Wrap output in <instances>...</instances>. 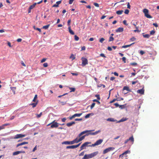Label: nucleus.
I'll return each instance as SVG.
<instances>
[{"label": "nucleus", "mask_w": 159, "mask_h": 159, "mask_svg": "<svg viewBox=\"0 0 159 159\" xmlns=\"http://www.w3.org/2000/svg\"><path fill=\"white\" fill-rule=\"evenodd\" d=\"M98 154V152H94L89 154H85L82 159H89L92 158Z\"/></svg>", "instance_id": "obj_1"}, {"label": "nucleus", "mask_w": 159, "mask_h": 159, "mask_svg": "<svg viewBox=\"0 0 159 159\" xmlns=\"http://www.w3.org/2000/svg\"><path fill=\"white\" fill-rule=\"evenodd\" d=\"M143 12L145 16L148 18H152V16L148 14V10L146 8L143 9Z\"/></svg>", "instance_id": "obj_2"}, {"label": "nucleus", "mask_w": 159, "mask_h": 159, "mask_svg": "<svg viewBox=\"0 0 159 159\" xmlns=\"http://www.w3.org/2000/svg\"><path fill=\"white\" fill-rule=\"evenodd\" d=\"M91 143V142H86L83 143L81 146L80 147V151H81V150H83L85 148L86 146H89L88 144H90Z\"/></svg>", "instance_id": "obj_3"}, {"label": "nucleus", "mask_w": 159, "mask_h": 159, "mask_svg": "<svg viewBox=\"0 0 159 159\" xmlns=\"http://www.w3.org/2000/svg\"><path fill=\"white\" fill-rule=\"evenodd\" d=\"M55 120H54L52 122V124L50 126V127L51 128H57L59 124L57 122H55Z\"/></svg>", "instance_id": "obj_4"}, {"label": "nucleus", "mask_w": 159, "mask_h": 159, "mask_svg": "<svg viewBox=\"0 0 159 159\" xmlns=\"http://www.w3.org/2000/svg\"><path fill=\"white\" fill-rule=\"evenodd\" d=\"M82 61V66H85L88 64V60L85 58L82 57L81 58Z\"/></svg>", "instance_id": "obj_5"}, {"label": "nucleus", "mask_w": 159, "mask_h": 159, "mask_svg": "<svg viewBox=\"0 0 159 159\" xmlns=\"http://www.w3.org/2000/svg\"><path fill=\"white\" fill-rule=\"evenodd\" d=\"M114 149V148L113 147H109L108 148H106L105 150H104L103 152V154H106L108 152L113 150Z\"/></svg>", "instance_id": "obj_6"}, {"label": "nucleus", "mask_w": 159, "mask_h": 159, "mask_svg": "<svg viewBox=\"0 0 159 159\" xmlns=\"http://www.w3.org/2000/svg\"><path fill=\"white\" fill-rule=\"evenodd\" d=\"M81 143H79L78 144L76 145H71V146H67L66 147V149H74L76 148H77L80 145Z\"/></svg>", "instance_id": "obj_7"}, {"label": "nucleus", "mask_w": 159, "mask_h": 159, "mask_svg": "<svg viewBox=\"0 0 159 159\" xmlns=\"http://www.w3.org/2000/svg\"><path fill=\"white\" fill-rule=\"evenodd\" d=\"M25 134H17L15 135L14 139H18L19 138H22L23 137H25Z\"/></svg>", "instance_id": "obj_8"}, {"label": "nucleus", "mask_w": 159, "mask_h": 159, "mask_svg": "<svg viewBox=\"0 0 159 159\" xmlns=\"http://www.w3.org/2000/svg\"><path fill=\"white\" fill-rule=\"evenodd\" d=\"M94 131V130H85L84 131H83L80 133L79 135V137H80V136H81L82 135L85 134L86 133H87L89 132H90L91 131Z\"/></svg>", "instance_id": "obj_9"}, {"label": "nucleus", "mask_w": 159, "mask_h": 159, "mask_svg": "<svg viewBox=\"0 0 159 159\" xmlns=\"http://www.w3.org/2000/svg\"><path fill=\"white\" fill-rule=\"evenodd\" d=\"M36 4V3H35L30 7L28 10V13L31 12V9H33L35 7Z\"/></svg>", "instance_id": "obj_10"}, {"label": "nucleus", "mask_w": 159, "mask_h": 159, "mask_svg": "<svg viewBox=\"0 0 159 159\" xmlns=\"http://www.w3.org/2000/svg\"><path fill=\"white\" fill-rule=\"evenodd\" d=\"M101 132V131L100 130H99L98 131H96L94 132H89V133L88 134H89V135H95L99 133L100 132Z\"/></svg>", "instance_id": "obj_11"}, {"label": "nucleus", "mask_w": 159, "mask_h": 159, "mask_svg": "<svg viewBox=\"0 0 159 159\" xmlns=\"http://www.w3.org/2000/svg\"><path fill=\"white\" fill-rule=\"evenodd\" d=\"M25 151H17L14 152L13 153V155L15 156L18 154L20 153H25Z\"/></svg>", "instance_id": "obj_12"}, {"label": "nucleus", "mask_w": 159, "mask_h": 159, "mask_svg": "<svg viewBox=\"0 0 159 159\" xmlns=\"http://www.w3.org/2000/svg\"><path fill=\"white\" fill-rule=\"evenodd\" d=\"M124 31V28L122 27H119L116 30V32H122Z\"/></svg>", "instance_id": "obj_13"}, {"label": "nucleus", "mask_w": 159, "mask_h": 159, "mask_svg": "<svg viewBox=\"0 0 159 159\" xmlns=\"http://www.w3.org/2000/svg\"><path fill=\"white\" fill-rule=\"evenodd\" d=\"M144 90L143 89H139L137 90V92L141 94H143L144 93Z\"/></svg>", "instance_id": "obj_14"}, {"label": "nucleus", "mask_w": 159, "mask_h": 159, "mask_svg": "<svg viewBox=\"0 0 159 159\" xmlns=\"http://www.w3.org/2000/svg\"><path fill=\"white\" fill-rule=\"evenodd\" d=\"M61 1H59L56 2V4H54L52 6V7H58L59 6V5L61 3Z\"/></svg>", "instance_id": "obj_15"}, {"label": "nucleus", "mask_w": 159, "mask_h": 159, "mask_svg": "<svg viewBox=\"0 0 159 159\" xmlns=\"http://www.w3.org/2000/svg\"><path fill=\"white\" fill-rule=\"evenodd\" d=\"M62 144H73V142L72 141H64L62 143Z\"/></svg>", "instance_id": "obj_16"}, {"label": "nucleus", "mask_w": 159, "mask_h": 159, "mask_svg": "<svg viewBox=\"0 0 159 159\" xmlns=\"http://www.w3.org/2000/svg\"><path fill=\"white\" fill-rule=\"evenodd\" d=\"M28 143V142H22V143H20L17 144L16 145V147H18L20 146H22V145H24L25 144H27Z\"/></svg>", "instance_id": "obj_17"}, {"label": "nucleus", "mask_w": 159, "mask_h": 159, "mask_svg": "<svg viewBox=\"0 0 159 159\" xmlns=\"http://www.w3.org/2000/svg\"><path fill=\"white\" fill-rule=\"evenodd\" d=\"M75 122L74 121H72L71 122L68 123L66 124V125L68 127H70L72 125H73L75 124Z\"/></svg>", "instance_id": "obj_18"}, {"label": "nucleus", "mask_w": 159, "mask_h": 159, "mask_svg": "<svg viewBox=\"0 0 159 159\" xmlns=\"http://www.w3.org/2000/svg\"><path fill=\"white\" fill-rule=\"evenodd\" d=\"M134 43H132L131 44L129 45H123L121 47L122 48H126L128 47H130L132 45L134 44Z\"/></svg>", "instance_id": "obj_19"}, {"label": "nucleus", "mask_w": 159, "mask_h": 159, "mask_svg": "<svg viewBox=\"0 0 159 159\" xmlns=\"http://www.w3.org/2000/svg\"><path fill=\"white\" fill-rule=\"evenodd\" d=\"M72 141L73 144L75 143H77L80 142V140H79V139H78V138H76L74 140Z\"/></svg>", "instance_id": "obj_20"}, {"label": "nucleus", "mask_w": 159, "mask_h": 159, "mask_svg": "<svg viewBox=\"0 0 159 159\" xmlns=\"http://www.w3.org/2000/svg\"><path fill=\"white\" fill-rule=\"evenodd\" d=\"M68 30H69V31L70 34H72V35H74L75 34V33H74V32H73V31L71 30V27L70 26L69 27Z\"/></svg>", "instance_id": "obj_21"}, {"label": "nucleus", "mask_w": 159, "mask_h": 159, "mask_svg": "<svg viewBox=\"0 0 159 159\" xmlns=\"http://www.w3.org/2000/svg\"><path fill=\"white\" fill-rule=\"evenodd\" d=\"M103 141V140L100 139L98 140L96 142V143L97 145H99L101 144Z\"/></svg>", "instance_id": "obj_22"}, {"label": "nucleus", "mask_w": 159, "mask_h": 159, "mask_svg": "<svg viewBox=\"0 0 159 159\" xmlns=\"http://www.w3.org/2000/svg\"><path fill=\"white\" fill-rule=\"evenodd\" d=\"M88 135H89V134H86L85 135L81 137H80L79 139V140H80V142L82 140L84 139V138L86 136H88Z\"/></svg>", "instance_id": "obj_23"}, {"label": "nucleus", "mask_w": 159, "mask_h": 159, "mask_svg": "<svg viewBox=\"0 0 159 159\" xmlns=\"http://www.w3.org/2000/svg\"><path fill=\"white\" fill-rule=\"evenodd\" d=\"M107 120L109 121L114 122L116 121V120H115L114 118H110L107 119Z\"/></svg>", "instance_id": "obj_24"}, {"label": "nucleus", "mask_w": 159, "mask_h": 159, "mask_svg": "<svg viewBox=\"0 0 159 159\" xmlns=\"http://www.w3.org/2000/svg\"><path fill=\"white\" fill-rule=\"evenodd\" d=\"M70 90V92H74L75 90V89L74 88L70 87H67Z\"/></svg>", "instance_id": "obj_25"}, {"label": "nucleus", "mask_w": 159, "mask_h": 159, "mask_svg": "<svg viewBox=\"0 0 159 159\" xmlns=\"http://www.w3.org/2000/svg\"><path fill=\"white\" fill-rule=\"evenodd\" d=\"M38 101H37L35 103H32L31 104H30V105H31L32 106V107L33 108H34L36 107V105H37L38 103Z\"/></svg>", "instance_id": "obj_26"}, {"label": "nucleus", "mask_w": 159, "mask_h": 159, "mask_svg": "<svg viewBox=\"0 0 159 159\" xmlns=\"http://www.w3.org/2000/svg\"><path fill=\"white\" fill-rule=\"evenodd\" d=\"M129 141H131L132 143V144H133V143H134V138L133 137V136H132L131 137H130L128 139Z\"/></svg>", "instance_id": "obj_27"}, {"label": "nucleus", "mask_w": 159, "mask_h": 159, "mask_svg": "<svg viewBox=\"0 0 159 159\" xmlns=\"http://www.w3.org/2000/svg\"><path fill=\"white\" fill-rule=\"evenodd\" d=\"M123 12V10H119L116 12V13L119 15H121Z\"/></svg>", "instance_id": "obj_28"}, {"label": "nucleus", "mask_w": 159, "mask_h": 159, "mask_svg": "<svg viewBox=\"0 0 159 159\" xmlns=\"http://www.w3.org/2000/svg\"><path fill=\"white\" fill-rule=\"evenodd\" d=\"M123 91L126 90L127 91H129L130 90L129 88L127 86H124L123 87Z\"/></svg>", "instance_id": "obj_29"}, {"label": "nucleus", "mask_w": 159, "mask_h": 159, "mask_svg": "<svg viewBox=\"0 0 159 159\" xmlns=\"http://www.w3.org/2000/svg\"><path fill=\"white\" fill-rule=\"evenodd\" d=\"M82 114V113H76V114H74V115L75 117H80L81 116Z\"/></svg>", "instance_id": "obj_30"}, {"label": "nucleus", "mask_w": 159, "mask_h": 159, "mask_svg": "<svg viewBox=\"0 0 159 159\" xmlns=\"http://www.w3.org/2000/svg\"><path fill=\"white\" fill-rule=\"evenodd\" d=\"M127 118H123L121 119L118 122H123L124 121H125L127 120Z\"/></svg>", "instance_id": "obj_31"}, {"label": "nucleus", "mask_w": 159, "mask_h": 159, "mask_svg": "<svg viewBox=\"0 0 159 159\" xmlns=\"http://www.w3.org/2000/svg\"><path fill=\"white\" fill-rule=\"evenodd\" d=\"M49 26H50V25L48 24L47 25H46L43 26V29H44L45 30H47L48 28L49 27Z\"/></svg>", "instance_id": "obj_32"}, {"label": "nucleus", "mask_w": 159, "mask_h": 159, "mask_svg": "<svg viewBox=\"0 0 159 159\" xmlns=\"http://www.w3.org/2000/svg\"><path fill=\"white\" fill-rule=\"evenodd\" d=\"M126 104L123 105H120L119 108L121 109H123L125 108V107Z\"/></svg>", "instance_id": "obj_33"}, {"label": "nucleus", "mask_w": 159, "mask_h": 159, "mask_svg": "<svg viewBox=\"0 0 159 159\" xmlns=\"http://www.w3.org/2000/svg\"><path fill=\"white\" fill-rule=\"evenodd\" d=\"M143 36L144 38H148L150 37V35L148 34H145L144 35H143Z\"/></svg>", "instance_id": "obj_34"}, {"label": "nucleus", "mask_w": 159, "mask_h": 159, "mask_svg": "<svg viewBox=\"0 0 159 159\" xmlns=\"http://www.w3.org/2000/svg\"><path fill=\"white\" fill-rule=\"evenodd\" d=\"M75 39L76 41H78L79 40V37L76 35H75L74 36Z\"/></svg>", "instance_id": "obj_35"}, {"label": "nucleus", "mask_w": 159, "mask_h": 159, "mask_svg": "<svg viewBox=\"0 0 159 159\" xmlns=\"http://www.w3.org/2000/svg\"><path fill=\"white\" fill-rule=\"evenodd\" d=\"M114 40V38L112 36H110L109 38V41L111 42L113 41Z\"/></svg>", "instance_id": "obj_36"}, {"label": "nucleus", "mask_w": 159, "mask_h": 159, "mask_svg": "<svg viewBox=\"0 0 159 159\" xmlns=\"http://www.w3.org/2000/svg\"><path fill=\"white\" fill-rule=\"evenodd\" d=\"M130 64L131 65H132V66H135L137 65V63L134 62L131 63H130Z\"/></svg>", "instance_id": "obj_37"}, {"label": "nucleus", "mask_w": 159, "mask_h": 159, "mask_svg": "<svg viewBox=\"0 0 159 159\" xmlns=\"http://www.w3.org/2000/svg\"><path fill=\"white\" fill-rule=\"evenodd\" d=\"M70 58H72V60H73L75 59V57L73 54H72L70 57Z\"/></svg>", "instance_id": "obj_38"}, {"label": "nucleus", "mask_w": 159, "mask_h": 159, "mask_svg": "<svg viewBox=\"0 0 159 159\" xmlns=\"http://www.w3.org/2000/svg\"><path fill=\"white\" fill-rule=\"evenodd\" d=\"M105 39L103 38H101L99 40V42L101 43H102L104 41Z\"/></svg>", "instance_id": "obj_39"}, {"label": "nucleus", "mask_w": 159, "mask_h": 159, "mask_svg": "<svg viewBox=\"0 0 159 159\" xmlns=\"http://www.w3.org/2000/svg\"><path fill=\"white\" fill-rule=\"evenodd\" d=\"M136 39L134 37H132L130 39V40L131 41H134Z\"/></svg>", "instance_id": "obj_40"}, {"label": "nucleus", "mask_w": 159, "mask_h": 159, "mask_svg": "<svg viewBox=\"0 0 159 159\" xmlns=\"http://www.w3.org/2000/svg\"><path fill=\"white\" fill-rule=\"evenodd\" d=\"M125 13L126 14H128L129 12V10L128 9H126L125 11Z\"/></svg>", "instance_id": "obj_41"}, {"label": "nucleus", "mask_w": 159, "mask_h": 159, "mask_svg": "<svg viewBox=\"0 0 159 159\" xmlns=\"http://www.w3.org/2000/svg\"><path fill=\"white\" fill-rule=\"evenodd\" d=\"M95 103L93 102V103L90 106V108L92 109L95 106Z\"/></svg>", "instance_id": "obj_42"}, {"label": "nucleus", "mask_w": 159, "mask_h": 159, "mask_svg": "<svg viewBox=\"0 0 159 159\" xmlns=\"http://www.w3.org/2000/svg\"><path fill=\"white\" fill-rule=\"evenodd\" d=\"M71 21V19H69L68 20L67 25L68 26H70Z\"/></svg>", "instance_id": "obj_43"}, {"label": "nucleus", "mask_w": 159, "mask_h": 159, "mask_svg": "<svg viewBox=\"0 0 159 159\" xmlns=\"http://www.w3.org/2000/svg\"><path fill=\"white\" fill-rule=\"evenodd\" d=\"M37 98V95H35L34 97V98L33 100V101L35 102L36 99Z\"/></svg>", "instance_id": "obj_44"}, {"label": "nucleus", "mask_w": 159, "mask_h": 159, "mask_svg": "<svg viewBox=\"0 0 159 159\" xmlns=\"http://www.w3.org/2000/svg\"><path fill=\"white\" fill-rule=\"evenodd\" d=\"M155 33V31H154V30H152L150 32V34L151 35H153Z\"/></svg>", "instance_id": "obj_45"}, {"label": "nucleus", "mask_w": 159, "mask_h": 159, "mask_svg": "<svg viewBox=\"0 0 159 159\" xmlns=\"http://www.w3.org/2000/svg\"><path fill=\"white\" fill-rule=\"evenodd\" d=\"M43 65L44 67H48V65L47 63H43Z\"/></svg>", "instance_id": "obj_46"}, {"label": "nucleus", "mask_w": 159, "mask_h": 159, "mask_svg": "<svg viewBox=\"0 0 159 159\" xmlns=\"http://www.w3.org/2000/svg\"><path fill=\"white\" fill-rule=\"evenodd\" d=\"M95 96L97 97V98L98 100H100V95L99 94H97L95 95Z\"/></svg>", "instance_id": "obj_47"}, {"label": "nucleus", "mask_w": 159, "mask_h": 159, "mask_svg": "<svg viewBox=\"0 0 159 159\" xmlns=\"http://www.w3.org/2000/svg\"><path fill=\"white\" fill-rule=\"evenodd\" d=\"M122 60L124 63H126V58L125 57H123L122 58Z\"/></svg>", "instance_id": "obj_48"}, {"label": "nucleus", "mask_w": 159, "mask_h": 159, "mask_svg": "<svg viewBox=\"0 0 159 159\" xmlns=\"http://www.w3.org/2000/svg\"><path fill=\"white\" fill-rule=\"evenodd\" d=\"M75 116L74 115L72 116H70L69 117V119L70 120H72L73 118H75Z\"/></svg>", "instance_id": "obj_49"}, {"label": "nucleus", "mask_w": 159, "mask_h": 159, "mask_svg": "<svg viewBox=\"0 0 159 159\" xmlns=\"http://www.w3.org/2000/svg\"><path fill=\"white\" fill-rule=\"evenodd\" d=\"M93 101L94 102H96L98 104H100V102L97 99H96L93 100Z\"/></svg>", "instance_id": "obj_50"}, {"label": "nucleus", "mask_w": 159, "mask_h": 159, "mask_svg": "<svg viewBox=\"0 0 159 159\" xmlns=\"http://www.w3.org/2000/svg\"><path fill=\"white\" fill-rule=\"evenodd\" d=\"M42 112H41L39 114H37V118H39V117H40L41 116H42Z\"/></svg>", "instance_id": "obj_51"}, {"label": "nucleus", "mask_w": 159, "mask_h": 159, "mask_svg": "<svg viewBox=\"0 0 159 159\" xmlns=\"http://www.w3.org/2000/svg\"><path fill=\"white\" fill-rule=\"evenodd\" d=\"M93 5L97 7H99V5L98 3H97L95 2L93 3Z\"/></svg>", "instance_id": "obj_52"}, {"label": "nucleus", "mask_w": 159, "mask_h": 159, "mask_svg": "<svg viewBox=\"0 0 159 159\" xmlns=\"http://www.w3.org/2000/svg\"><path fill=\"white\" fill-rule=\"evenodd\" d=\"M91 115V114L90 113H89V114H88L86 115L85 116V118H88L90 116V115Z\"/></svg>", "instance_id": "obj_53"}, {"label": "nucleus", "mask_w": 159, "mask_h": 159, "mask_svg": "<svg viewBox=\"0 0 159 159\" xmlns=\"http://www.w3.org/2000/svg\"><path fill=\"white\" fill-rule=\"evenodd\" d=\"M97 144H96V143L95 142L93 144H92L91 145H89L88 146H89V147H94V146H97Z\"/></svg>", "instance_id": "obj_54"}, {"label": "nucleus", "mask_w": 159, "mask_h": 159, "mask_svg": "<svg viewBox=\"0 0 159 159\" xmlns=\"http://www.w3.org/2000/svg\"><path fill=\"white\" fill-rule=\"evenodd\" d=\"M123 23L125 25L127 26L128 25V24H127V22H126V21L125 20H123Z\"/></svg>", "instance_id": "obj_55"}, {"label": "nucleus", "mask_w": 159, "mask_h": 159, "mask_svg": "<svg viewBox=\"0 0 159 159\" xmlns=\"http://www.w3.org/2000/svg\"><path fill=\"white\" fill-rule=\"evenodd\" d=\"M135 28H136V30H134V32H139V31L138 30V27H136Z\"/></svg>", "instance_id": "obj_56"}, {"label": "nucleus", "mask_w": 159, "mask_h": 159, "mask_svg": "<svg viewBox=\"0 0 159 159\" xmlns=\"http://www.w3.org/2000/svg\"><path fill=\"white\" fill-rule=\"evenodd\" d=\"M46 60V59L45 58H43L41 61V63H43L44 62H45Z\"/></svg>", "instance_id": "obj_57"}, {"label": "nucleus", "mask_w": 159, "mask_h": 159, "mask_svg": "<svg viewBox=\"0 0 159 159\" xmlns=\"http://www.w3.org/2000/svg\"><path fill=\"white\" fill-rule=\"evenodd\" d=\"M129 152H130V151H129L127 150V151H125L124 153H123V154L124 155L125 154H127Z\"/></svg>", "instance_id": "obj_58"}, {"label": "nucleus", "mask_w": 159, "mask_h": 159, "mask_svg": "<svg viewBox=\"0 0 159 159\" xmlns=\"http://www.w3.org/2000/svg\"><path fill=\"white\" fill-rule=\"evenodd\" d=\"M82 120V118H76L75 119V121H81Z\"/></svg>", "instance_id": "obj_59"}, {"label": "nucleus", "mask_w": 159, "mask_h": 159, "mask_svg": "<svg viewBox=\"0 0 159 159\" xmlns=\"http://www.w3.org/2000/svg\"><path fill=\"white\" fill-rule=\"evenodd\" d=\"M74 0H69V3L70 4H72L73 3V2L74 1Z\"/></svg>", "instance_id": "obj_60"}, {"label": "nucleus", "mask_w": 159, "mask_h": 159, "mask_svg": "<svg viewBox=\"0 0 159 159\" xmlns=\"http://www.w3.org/2000/svg\"><path fill=\"white\" fill-rule=\"evenodd\" d=\"M84 151L81 152L79 154V156H83L84 155Z\"/></svg>", "instance_id": "obj_61"}, {"label": "nucleus", "mask_w": 159, "mask_h": 159, "mask_svg": "<svg viewBox=\"0 0 159 159\" xmlns=\"http://www.w3.org/2000/svg\"><path fill=\"white\" fill-rule=\"evenodd\" d=\"M138 82V81L136 80L134 81H132V84H134Z\"/></svg>", "instance_id": "obj_62"}, {"label": "nucleus", "mask_w": 159, "mask_h": 159, "mask_svg": "<svg viewBox=\"0 0 159 159\" xmlns=\"http://www.w3.org/2000/svg\"><path fill=\"white\" fill-rule=\"evenodd\" d=\"M145 53V52L143 50H141L140 52V53L141 55H143Z\"/></svg>", "instance_id": "obj_63"}, {"label": "nucleus", "mask_w": 159, "mask_h": 159, "mask_svg": "<svg viewBox=\"0 0 159 159\" xmlns=\"http://www.w3.org/2000/svg\"><path fill=\"white\" fill-rule=\"evenodd\" d=\"M153 25L156 27H157L158 26L157 24L156 23H153Z\"/></svg>", "instance_id": "obj_64"}]
</instances>
